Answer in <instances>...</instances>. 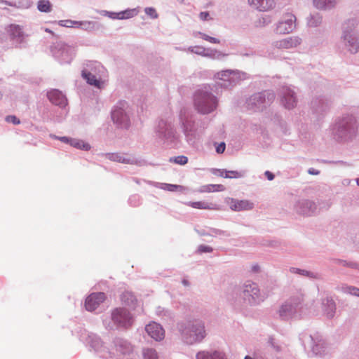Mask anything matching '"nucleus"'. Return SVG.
I'll return each mask as SVG.
<instances>
[{
    "instance_id": "f257e3e1",
    "label": "nucleus",
    "mask_w": 359,
    "mask_h": 359,
    "mask_svg": "<svg viewBox=\"0 0 359 359\" xmlns=\"http://www.w3.org/2000/svg\"><path fill=\"white\" fill-rule=\"evenodd\" d=\"M358 123L351 114H344L337 117L330 126L332 139L338 143L353 142L357 137Z\"/></svg>"
},
{
    "instance_id": "f03ea898",
    "label": "nucleus",
    "mask_w": 359,
    "mask_h": 359,
    "mask_svg": "<svg viewBox=\"0 0 359 359\" xmlns=\"http://www.w3.org/2000/svg\"><path fill=\"white\" fill-rule=\"evenodd\" d=\"M177 327L182 341L187 344L199 343L206 336L204 323L199 319L180 322Z\"/></svg>"
},
{
    "instance_id": "7ed1b4c3",
    "label": "nucleus",
    "mask_w": 359,
    "mask_h": 359,
    "mask_svg": "<svg viewBox=\"0 0 359 359\" xmlns=\"http://www.w3.org/2000/svg\"><path fill=\"white\" fill-rule=\"evenodd\" d=\"M194 104L199 114H209L217 109L218 100L212 93L210 86H204L195 91Z\"/></svg>"
},
{
    "instance_id": "20e7f679",
    "label": "nucleus",
    "mask_w": 359,
    "mask_h": 359,
    "mask_svg": "<svg viewBox=\"0 0 359 359\" xmlns=\"http://www.w3.org/2000/svg\"><path fill=\"white\" fill-rule=\"evenodd\" d=\"M355 21L348 20L342 25L341 41L347 51L355 54L359 51V36L355 32Z\"/></svg>"
},
{
    "instance_id": "39448f33",
    "label": "nucleus",
    "mask_w": 359,
    "mask_h": 359,
    "mask_svg": "<svg viewBox=\"0 0 359 359\" xmlns=\"http://www.w3.org/2000/svg\"><path fill=\"white\" fill-rule=\"evenodd\" d=\"M79 338L81 341L88 345L100 358L104 359L113 358L114 353L105 346L104 341L97 334L84 330L80 334Z\"/></svg>"
},
{
    "instance_id": "423d86ee",
    "label": "nucleus",
    "mask_w": 359,
    "mask_h": 359,
    "mask_svg": "<svg viewBox=\"0 0 359 359\" xmlns=\"http://www.w3.org/2000/svg\"><path fill=\"white\" fill-rule=\"evenodd\" d=\"M240 296L245 303L256 306L264 302L266 294L261 292L258 285L251 280H247L240 288Z\"/></svg>"
},
{
    "instance_id": "0eeeda50",
    "label": "nucleus",
    "mask_w": 359,
    "mask_h": 359,
    "mask_svg": "<svg viewBox=\"0 0 359 359\" xmlns=\"http://www.w3.org/2000/svg\"><path fill=\"white\" fill-rule=\"evenodd\" d=\"M272 90H264L252 95L246 101L247 108L253 111H263L275 100Z\"/></svg>"
},
{
    "instance_id": "6e6552de",
    "label": "nucleus",
    "mask_w": 359,
    "mask_h": 359,
    "mask_svg": "<svg viewBox=\"0 0 359 359\" xmlns=\"http://www.w3.org/2000/svg\"><path fill=\"white\" fill-rule=\"evenodd\" d=\"M50 53L53 57L61 65L70 64L73 60L76 50L62 41L53 43L50 46Z\"/></svg>"
},
{
    "instance_id": "1a4fd4ad",
    "label": "nucleus",
    "mask_w": 359,
    "mask_h": 359,
    "mask_svg": "<svg viewBox=\"0 0 359 359\" xmlns=\"http://www.w3.org/2000/svg\"><path fill=\"white\" fill-rule=\"evenodd\" d=\"M111 319L113 322L112 325L107 324V321L104 320L106 328L114 330L116 328L127 329L133 324V317L130 312L125 308H116L111 313Z\"/></svg>"
},
{
    "instance_id": "9d476101",
    "label": "nucleus",
    "mask_w": 359,
    "mask_h": 359,
    "mask_svg": "<svg viewBox=\"0 0 359 359\" xmlns=\"http://www.w3.org/2000/svg\"><path fill=\"white\" fill-rule=\"evenodd\" d=\"M302 301V297H295L285 302L279 309L280 317L283 320L301 318Z\"/></svg>"
},
{
    "instance_id": "9b49d317",
    "label": "nucleus",
    "mask_w": 359,
    "mask_h": 359,
    "mask_svg": "<svg viewBox=\"0 0 359 359\" xmlns=\"http://www.w3.org/2000/svg\"><path fill=\"white\" fill-rule=\"evenodd\" d=\"M128 104L123 100L117 103L112 109L111 116L114 123L119 128L128 129L130 126V120L127 111Z\"/></svg>"
},
{
    "instance_id": "f8f14e48",
    "label": "nucleus",
    "mask_w": 359,
    "mask_h": 359,
    "mask_svg": "<svg viewBox=\"0 0 359 359\" xmlns=\"http://www.w3.org/2000/svg\"><path fill=\"white\" fill-rule=\"evenodd\" d=\"M156 137L163 142H172L176 138V131L171 119L161 118L154 129Z\"/></svg>"
},
{
    "instance_id": "ddd939ff",
    "label": "nucleus",
    "mask_w": 359,
    "mask_h": 359,
    "mask_svg": "<svg viewBox=\"0 0 359 359\" xmlns=\"http://www.w3.org/2000/svg\"><path fill=\"white\" fill-rule=\"evenodd\" d=\"M215 76L223 81L219 85L224 88H229L235 86L238 82L248 78L247 73L239 70L226 69L217 72Z\"/></svg>"
},
{
    "instance_id": "4468645a",
    "label": "nucleus",
    "mask_w": 359,
    "mask_h": 359,
    "mask_svg": "<svg viewBox=\"0 0 359 359\" xmlns=\"http://www.w3.org/2000/svg\"><path fill=\"white\" fill-rule=\"evenodd\" d=\"M180 121L187 142L189 145H194L196 140L195 121L182 110L180 111Z\"/></svg>"
},
{
    "instance_id": "2eb2a0df",
    "label": "nucleus",
    "mask_w": 359,
    "mask_h": 359,
    "mask_svg": "<svg viewBox=\"0 0 359 359\" xmlns=\"http://www.w3.org/2000/svg\"><path fill=\"white\" fill-rule=\"evenodd\" d=\"M304 348H309L313 354L319 355L325 351V343L318 334L315 335L302 334L299 337Z\"/></svg>"
},
{
    "instance_id": "dca6fc26",
    "label": "nucleus",
    "mask_w": 359,
    "mask_h": 359,
    "mask_svg": "<svg viewBox=\"0 0 359 359\" xmlns=\"http://www.w3.org/2000/svg\"><path fill=\"white\" fill-rule=\"evenodd\" d=\"M6 30L12 46L18 48H23L27 46V35L25 34L20 25H10L6 27Z\"/></svg>"
},
{
    "instance_id": "f3484780",
    "label": "nucleus",
    "mask_w": 359,
    "mask_h": 359,
    "mask_svg": "<svg viewBox=\"0 0 359 359\" xmlns=\"http://www.w3.org/2000/svg\"><path fill=\"white\" fill-rule=\"evenodd\" d=\"M331 101L325 96L314 97L311 102V110L317 119L323 118L330 111Z\"/></svg>"
},
{
    "instance_id": "a211bd4d",
    "label": "nucleus",
    "mask_w": 359,
    "mask_h": 359,
    "mask_svg": "<svg viewBox=\"0 0 359 359\" xmlns=\"http://www.w3.org/2000/svg\"><path fill=\"white\" fill-rule=\"evenodd\" d=\"M100 68H102V66L100 62L96 61H90L86 64V68L82 70L81 76L90 86L100 88L102 83L95 76L97 69L100 70Z\"/></svg>"
},
{
    "instance_id": "6ab92c4d",
    "label": "nucleus",
    "mask_w": 359,
    "mask_h": 359,
    "mask_svg": "<svg viewBox=\"0 0 359 359\" xmlns=\"http://www.w3.org/2000/svg\"><path fill=\"white\" fill-rule=\"evenodd\" d=\"M296 17L292 13H286L276 24L275 32L279 34H285L292 32L296 27Z\"/></svg>"
},
{
    "instance_id": "aec40b11",
    "label": "nucleus",
    "mask_w": 359,
    "mask_h": 359,
    "mask_svg": "<svg viewBox=\"0 0 359 359\" xmlns=\"http://www.w3.org/2000/svg\"><path fill=\"white\" fill-rule=\"evenodd\" d=\"M294 210L299 215L311 216L316 212L317 205L312 201L302 199L296 202Z\"/></svg>"
},
{
    "instance_id": "412c9836",
    "label": "nucleus",
    "mask_w": 359,
    "mask_h": 359,
    "mask_svg": "<svg viewBox=\"0 0 359 359\" xmlns=\"http://www.w3.org/2000/svg\"><path fill=\"white\" fill-rule=\"evenodd\" d=\"M112 347L117 353L123 355H129L133 351V346L131 343L122 337H116L111 341Z\"/></svg>"
},
{
    "instance_id": "4be33fe9",
    "label": "nucleus",
    "mask_w": 359,
    "mask_h": 359,
    "mask_svg": "<svg viewBox=\"0 0 359 359\" xmlns=\"http://www.w3.org/2000/svg\"><path fill=\"white\" fill-rule=\"evenodd\" d=\"M281 103L285 108L291 109L296 107L297 103L295 93L289 87H283L281 90Z\"/></svg>"
},
{
    "instance_id": "5701e85b",
    "label": "nucleus",
    "mask_w": 359,
    "mask_h": 359,
    "mask_svg": "<svg viewBox=\"0 0 359 359\" xmlns=\"http://www.w3.org/2000/svg\"><path fill=\"white\" fill-rule=\"evenodd\" d=\"M47 97L48 100L54 105L61 109L65 108L68 104L67 99L58 89H51L47 92Z\"/></svg>"
},
{
    "instance_id": "b1692460",
    "label": "nucleus",
    "mask_w": 359,
    "mask_h": 359,
    "mask_svg": "<svg viewBox=\"0 0 359 359\" xmlns=\"http://www.w3.org/2000/svg\"><path fill=\"white\" fill-rule=\"evenodd\" d=\"M107 158L110 161L118 162L125 164H134L140 166L145 165L144 160H137L133 157H126L119 153H107L105 154Z\"/></svg>"
},
{
    "instance_id": "393cba45",
    "label": "nucleus",
    "mask_w": 359,
    "mask_h": 359,
    "mask_svg": "<svg viewBox=\"0 0 359 359\" xmlns=\"http://www.w3.org/2000/svg\"><path fill=\"white\" fill-rule=\"evenodd\" d=\"M106 298L104 292H96L90 294L85 301V307L88 311H95Z\"/></svg>"
},
{
    "instance_id": "a878e982",
    "label": "nucleus",
    "mask_w": 359,
    "mask_h": 359,
    "mask_svg": "<svg viewBox=\"0 0 359 359\" xmlns=\"http://www.w3.org/2000/svg\"><path fill=\"white\" fill-rule=\"evenodd\" d=\"M322 309L324 315L329 319L334 318L336 313V303L333 298L327 296L322 299Z\"/></svg>"
},
{
    "instance_id": "bb28decb",
    "label": "nucleus",
    "mask_w": 359,
    "mask_h": 359,
    "mask_svg": "<svg viewBox=\"0 0 359 359\" xmlns=\"http://www.w3.org/2000/svg\"><path fill=\"white\" fill-rule=\"evenodd\" d=\"M145 330L147 334L156 341H161L164 338V330L158 323H152L147 325Z\"/></svg>"
},
{
    "instance_id": "cd10ccee",
    "label": "nucleus",
    "mask_w": 359,
    "mask_h": 359,
    "mask_svg": "<svg viewBox=\"0 0 359 359\" xmlns=\"http://www.w3.org/2000/svg\"><path fill=\"white\" fill-rule=\"evenodd\" d=\"M302 39L298 36H290L281 40L276 41L273 46L277 48H292L301 43Z\"/></svg>"
},
{
    "instance_id": "c85d7f7f",
    "label": "nucleus",
    "mask_w": 359,
    "mask_h": 359,
    "mask_svg": "<svg viewBox=\"0 0 359 359\" xmlns=\"http://www.w3.org/2000/svg\"><path fill=\"white\" fill-rule=\"evenodd\" d=\"M248 4L259 11H266L275 6L274 0H248Z\"/></svg>"
},
{
    "instance_id": "c756f323",
    "label": "nucleus",
    "mask_w": 359,
    "mask_h": 359,
    "mask_svg": "<svg viewBox=\"0 0 359 359\" xmlns=\"http://www.w3.org/2000/svg\"><path fill=\"white\" fill-rule=\"evenodd\" d=\"M229 205L233 211L249 210L253 208V203L247 200L232 199Z\"/></svg>"
},
{
    "instance_id": "7c9ffc66",
    "label": "nucleus",
    "mask_w": 359,
    "mask_h": 359,
    "mask_svg": "<svg viewBox=\"0 0 359 359\" xmlns=\"http://www.w3.org/2000/svg\"><path fill=\"white\" fill-rule=\"evenodd\" d=\"M102 27V25L96 21H77L76 28L87 32L99 30Z\"/></svg>"
},
{
    "instance_id": "2f4dec72",
    "label": "nucleus",
    "mask_w": 359,
    "mask_h": 359,
    "mask_svg": "<svg viewBox=\"0 0 359 359\" xmlns=\"http://www.w3.org/2000/svg\"><path fill=\"white\" fill-rule=\"evenodd\" d=\"M150 184L154 185L156 188H159L165 191L175 192V191H183L185 188L182 185H177V184H167V183H160V182H149Z\"/></svg>"
},
{
    "instance_id": "473e14b6",
    "label": "nucleus",
    "mask_w": 359,
    "mask_h": 359,
    "mask_svg": "<svg viewBox=\"0 0 359 359\" xmlns=\"http://www.w3.org/2000/svg\"><path fill=\"white\" fill-rule=\"evenodd\" d=\"M290 271L292 273L299 274L300 276L308 277L311 279H315V280H321L322 279V275L320 273L307 271L305 269H301L299 268L291 267L290 269Z\"/></svg>"
},
{
    "instance_id": "72a5a7b5",
    "label": "nucleus",
    "mask_w": 359,
    "mask_h": 359,
    "mask_svg": "<svg viewBox=\"0 0 359 359\" xmlns=\"http://www.w3.org/2000/svg\"><path fill=\"white\" fill-rule=\"evenodd\" d=\"M337 0H313V6L318 10H330L337 5Z\"/></svg>"
},
{
    "instance_id": "f704fd0d",
    "label": "nucleus",
    "mask_w": 359,
    "mask_h": 359,
    "mask_svg": "<svg viewBox=\"0 0 359 359\" xmlns=\"http://www.w3.org/2000/svg\"><path fill=\"white\" fill-rule=\"evenodd\" d=\"M337 290L344 293L359 297V288L355 286L341 284L337 287Z\"/></svg>"
},
{
    "instance_id": "c9c22d12",
    "label": "nucleus",
    "mask_w": 359,
    "mask_h": 359,
    "mask_svg": "<svg viewBox=\"0 0 359 359\" xmlns=\"http://www.w3.org/2000/svg\"><path fill=\"white\" fill-rule=\"evenodd\" d=\"M196 359H223V354L217 351H215L212 353L206 352H198L196 354Z\"/></svg>"
},
{
    "instance_id": "e433bc0d",
    "label": "nucleus",
    "mask_w": 359,
    "mask_h": 359,
    "mask_svg": "<svg viewBox=\"0 0 359 359\" xmlns=\"http://www.w3.org/2000/svg\"><path fill=\"white\" fill-rule=\"evenodd\" d=\"M156 313L162 318L165 322H169L172 320L174 316L171 311L166 309L161 306H158L156 309Z\"/></svg>"
},
{
    "instance_id": "4c0bfd02",
    "label": "nucleus",
    "mask_w": 359,
    "mask_h": 359,
    "mask_svg": "<svg viewBox=\"0 0 359 359\" xmlns=\"http://www.w3.org/2000/svg\"><path fill=\"white\" fill-rule=\"evenodd\" d=\"M226 55L227 54L223 53L216 49L205 48L203 57H206L212 60H222Z\"/></svg>"
},
{
    "instance_id": "58836bf2",
    "label": "nucleus",
    "mask_w": 359,
    "mask_h": 359,
    "mask_svg": "<svg viewBox=\"0 0 359 359\" xmlns=\"http://www.w3.org/2000/svg\"><path fill=\"white\" fill-rule=\"evenodd\" d=\"M323 17L319 13H314L307 18V24L311 27H316L322 22Z\"/></svg>"
},
{
    "instance_id": "ea45409f",
    "label": "nucleus",
    "mask_w": 359,
    "mask_h": 359,
    "mask_svg": "<svg viewBox=\"0 0 359 359\" xmlns=\"http://www.w3.org/2000/svg\"><path fill=\"white\" fill-rule=\"evenodd\" d=\"M211 233L210 236L219 238L220 239L223 238L230 237L231 236V233L228 231L222 230L217 228L208 227V228Z\"/></svg>"
},
{
    "instance_id": "a19ab883",
    "label": "nucleus",
    "mask_w": 359,
    "mask_h": 359,
    "mask_svg": "<svg viewBox=\"0 0 359 359\" xmlns=\"http://www.w3.org/2000/svg\"><path fill=\"white\" fill-rule=\"evenodd\" d=\"M272 121L274 123L279 126L280 128L283 131L284 134H287L289 131V128L287 127V123L284 121L281 117V116L278 114H275L272 118Z\"/></svg>"
},
{
    "instance_id": "79ce46f5",
    "label": "nucleus",
    "mask_w": 359,
    "mask_h": 359,
    "mask_svg": "<svg viewBox=\"0 0 359 359\" xmlns=\"http://www.w3.org/2000/svg\"><path fill=\"white\" fill-rule=\"evenodd\" d=\"M37 9L41 13H50L52 11L53 5L48 0H39L37 2Z\"/></svg>"
},
{
    "instance_id": "37998d69",
    "label": "nucleus",
    "mask_w": 359,
    "mask_h": 359,
    "mask_svg": "<svg viewBox=\"0 0 359 359\" xmlns=\"http://www.w3.org/2000/svg\"><path fill=\"white\" fill-rule=\"evenodd\" d=\"M70 145L74 148L81 149L83 151H88L91 148L90 145L88 143H86L83 140L75 138H72Z\"/></svg>"
},
{
    "instance_id": "c03bdc74",
    "label": "nucleus",
    "mask_w": 359,
    "mask_h": 359,
    "mask_svg": "<svg viewBox=\"0 0 359 359\" xmlns=\"http://www.w3.org/2000/svg\"><path fill=\"white\" fill-rule=\"evenodd\" d=\"M121 301L127 306H133L136 302L135 297L130 292H125L121 295Z\"/></svg>"
},
{
    "instance_id": "a18cd8bd",
    "label": "nucleus",
    "mask_w": 359,
    "mask_h": 359,
    "mask_svg": "<svg viewBox=\"0 0 359 359\" xmlns=\"http://www.w3.org/2000/svg\"><path fill=\"white\" fill-rule=\"evenodd\" d=\"M138 13V11L136 8L126 9L119 12L120 20H125L133 18Z\"/></svg>"
},
{
    "instance_id": "49530a36",
    "label": "nucleus",
    "mask_w": 359,
    "mask_h": 359,
    "mask_svg": "<svg viewBox=\"0 0 359 359\" xmlns=\"http://www.w3.org/2000/svg\"><path fill=\"white\" fill-rule=\"evenodd\" d=\"M246 175V171L245 170H226V175H224V178L229 179H237L242 178L245 177Z\"/></svg>"
},
{
    "instance_id": "de8ad7c7",
    "label": "nucleus",
    "mask_w": 359,
    "mask_h": 359,
    "mask_svg": "<svg viewBox=\"0 0 359 359\" xmlns=\"http://www.w3.org/2000/svg\"><path fill=\"white\" fill-rule=\"evenodd\" d=\"M142 355L144 359H158V354L155 349L152 348H144L142 349Z\"/></svg>"
},
{
    "instance_id": "09e8293b",
    "label": "nucleus",
    "mask_w": 359,
    "mask_h": 359,
    "mask_svg": "<svg viewBox=\"0 0 359 359\" xmlns=\"http://www.w3.org/2000/svg\"><path fill=\"white\" fill-rule=\"evenodd\" d=\"M334 262L337 264L341 265L343 266H346L351 269L359 270V264L355 262H349L343 259H335Z\"/></svg>"
},
{
    "instance_id": "8fccbe9b",
    "label": "nucleus",
    "mask_w": 359,
    "mask_h": 359,
    "mask_svg": "<svg viewBox=\"0 0 359 359\" xmlns=\"http://www.w3.org/2000/svg\"><path fill=\"white\" fill-rule=\"evenodd\" d=\"M189 205L191 207H192L194 208H196V209H208V210L215 209L212 207L213 204L209 205L205 202H201V201L189 202Z\"/></svg>"
},
{
    "instance_id": "3c124183",
    "label": "nucleus",
    "mask_w": 359,
    "mask_h": 359,
    "mask_svg": "<svg viewBox=\"0 0 359 359\" xmlns=\"http://www.w3.org/2000/svg\"><path fill=\"white\" fill-rule=\"evenodd\" d=\"M171 163H175L178 165H184L188 163V158L185 156H178L170 158L169 160Z\"/></svg>"
},
{
    "instance_id": "603ef678",
    "label": "nucleus",
    "mask_w": 359,
    "mask_h": 359,
    "mask_svg": "<svg viewBox=\"0 0 359 359\" xmlns=\"http://www.w3.org/2000/svg\"><path fill=\"white\" fill-rule=\"evenodd\" d=\"M188 50L192 53H195L198 55L204 56L205 48L201 46H190Z\"/></svg>"
},
{
    "instance_id": "864d4df0",
    "label": "nucleus",
    "mask_w": 359,
    "mask_h": 359,
    "mask_svg": "<svg viewBox=\"0 0 359 359\" xmlns=\"http://www.w3.org/2000/svg\"><path fill=\"white\" fill-rule=\"evenodd\" d=\"M57 24L61 27H76L77 21L72 20H62L57 22Z\"/></svg>"
},
{
    "instance_id": "5fc2aeb1",
    "label": "nucleus",
    "mask_w": 359,
    "mask_h": 359,
    "mask_svg": "<svg viewBox=\"0 0 359 359\" xmlns=\"http://www.w3.org/2000/svg\"><path fill=\"white\" fill-rule=\"evenodd\" d=\"M198 34L200 35L203 39L208 41L212 43H219V42H220L218 39L212 37V36H210L204 33L199 32H198Z\"/></svg>"
},
{
    "instance_id": "6e6d98bb",
    "label": "nucleus",
    "mask_w": 359,
    "mask_h": 359,
    "mask_svg": "<svg viewBox=\"0 0 359 359\" xmlns=\"http://www.w3.org/2000/svg\"><path fill=\"white\" fill-rule=\"evenodd\" d=\"M128 203L131 206L137 207L140 204V197L138 195H133L128 199Z\"/></svg>"
},
{
    "instance_id": "4d7b16f0",
    "label": "nucleus",
    "mask_w": 359,
    "mask_h": 359,
    "mask_svg": "<svg viewBox=\"0 0 359 359\" xmlns=\"http://www.w3.org/2000/svg\"><path fill=\"white\" fill-rule=\"evenodd\" d=\"M145 13L152 19H156L158 16L155 8L152 7H147L144 9Z\"/></svg>"
},
{
    "instance_id": "13d9d810",
    "label": "nucleus",
    "mask_w": 359,
    "mask_h": 359,
    "mask_svg": "<svg viewBox=\"0 0 359 359\" xmlns=\"http://www.w3.org/2000/svg\"><path fill=\"white\" fill-rule=\"evenodd\" d=\"M50 137L53 139H55V140H59L62 142L65 143V144H71V142L72 140V138H71V137H66V136L58 137L55 135H50Z\"/></svg>"
},
{
    "instance_id": "bf43d9fd",
    "label": "nucleus",
    "mask_w": 359,
    "mask_h": 359,
    "mask_svg": "<svg viewBox=\"0 0 359 359\" xmlns=\"http://www.w3.org/2000/svg\"><path fill=\"white\" fill-rule=\"evenodd\" d=\"M269 344L276 352L281 351L280 345L273 337L269 338Z\"/></svg>"
},
{
    "instance_id": "052dcab7",
    "label": "nucleus",
    "mask_w": 359,
    "mask_h": 359,
    "mask_svg": "<svg viewBox=\"0 0 359 359\" xmlns=\"http://www.w3.org/2000/svg\"><path fill=\"white\" fill-rule=\"evenodd\" d=\"M197 251L199 253L212 252L213 251V248L209 245H200Z\"/></svg>"
},
{
    "instance_id": "680f3d73",
    "label": "nucleus",
    "mask_w": 359,
    "mask_h": 359,
    "mask_svg": "<svg viewBox=\"0 0 359 359\" xmlns=\"http://www.w3.org/2000/svg\"><path fill=\"white\" fill-rule=\"evenodd\" d=\"M102 12L104 13V15L107 16L111 19L120 20L119 12L116 13V12H111V11H103Z\"/></svg>"
},
{
    "instance_id": "e2e57ef3",
    "label": "nucleus",
    "mask_w": 359,
    "mask_h": 359,
    "mask_svg": "<svg viewBox=\"0 0 359 359\" xmlns=\"http://www.w3.org/2000/svg\"><path fill=\"white\" fill-rule=\"evenodd\" d=\"M213 189H214L213 184H207V185H203V186L201 187L198 191L201 193L213 192V191H215V190H213Z\"/></svg>"
},
{
    "instance_id": "0e129e2a",
    "label": "nucleus",
    "mask_w": 359,
    "mask_h": 359,
    "mask_svg": "<svg viewBox=\"0 0 359 359\" xmlns=\"http://www.w3.org/2000/svg\"><path fill=\"white\" fill-rule=\"evenodd\" d=\"M5 119L8 123H12L14 125H18L20 123V119L13 115L7 116Z\"/></svg>"
},
{
    "instance_id": "69168bd1",
    "label": "nucleus",
    "mask_w": 359,
    "mask_h": 359,
    "mask_svg": "<svg viewBox=\"0 0 359 359\" xmlns=\"http://www.w3.org/2000/svg\"><path fill=\"white\" fill-rule=\"evenodd\" d=\"M271 22V19L269 16H264L259 20V24L260 26H266Z\"/></svg>"
},
{
    "instance_id": "338daca9",
    "label": "nucleus",
    "mask_w": 359,
    "mask_h": 359,
    "mask_svg": "<svg viewBox=\"0 0 359 359\" xmlns=\"http://www.w3.org/2000/svg\"><path fill=\"white\" fill-rule=\"evenodd\" d=\"M226 170H225V169L213 168L212 170V174L217 175V176L223 177H224V175H226Z\"/></svg>"
},
{
    "instance_id": "774afa93",
    "label": "nucleus",
    "mask_w": 359,
    "mask_h": 359,
    "mask_svg": "<svg viewBox=\"0 0 359 359\" xmlns=\"http://www.w3.org/2000/svg\"><path fill=\"white\" fill-rule=\"evenodd\" d=\"M226 149V144L224 142H220L217 146L216 147V152L217 154H223Z\"/></svg>"
}]
</instances>
